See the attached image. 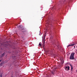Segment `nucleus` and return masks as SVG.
<instances>
[{
    "instance_id": "obj_1",
    "label": "nucleus",
    "mask_w": 77,
    "mask_h": 77,
    "mask_svg": "<svg viewBox=\"0 0 77 77\" xmlns=\"http://www.w3.org/2000/svg\"><path fill=\"white\" fill-rule=\"evenodd\" d=\"M75 54V53L74 52L71 53L70 57V60H73V59H74V56Z\"/></svg>"
},
{
    "instance_id": "obj_2",
    "label": "nucleus",
    "mask_w": 77,
    "mask_h": 77,
    "mask_svg": "<svg viewBox=\"0 0 77 77\" xmlns=\"http://www.w3.org/2000/svg\"><path fill=\"white\" fill-rule=\"evenodd\" d=\"M51 69H54L53 70V71L51 72V73L52 74H54V71L56 70V69H57V68H55L54 67H52Z\"/></svg>"
},
{
    "instance_id": "obj_3",
    "label": "nucleus",
    "mask_w": 77,
    "mask_h": 77,
    "mask_svg": "<svg viewBox=\"0 0 77 77\" xmlns=\"http://www.w3.org/2000/svg\"><path fill=\"white\" fill-rule=\"evenodd\" d=\"M65 69L66 70H68V71H69V66H66L65 67Z\"/></svg>"
},
{
    "instance_id": "obj_4",
    "label": "nucleus",
    "mask_w": 77,
    "mask_h": 77,
    "mask_svg": "<svg viewBox=\"0 0 77 77\" xmlns=\"http://www.w3.org/2000/svg\"><path fill=\"white\" fill-rule=\"evenodd\" d=\"M4 47H6V48H8L9 47V45H8L7 44H5L4 45Z\"/></svg>"
},
{
    "instance_id": "obj_5",
    "label": "nucleus",
    "mask_w": 77,
    "mask_h": 77,
    "mask_svg": "<svg viewBox=\"0 0 77 77\" xmlns=\"http://www.w3.org/2000/svg\"><path fill=\"white\" fill-rule=\"evenodd\" d=\"M12 58L14 60H15L16 59V57L14 55L12 56Z\"/></svg>"
},
{
    "instance_id": "obj_6",
    "label": "nucleus",
    "mask_w": 77,
    "mask_h": 77,
    "mask_svg": "<svg viewBox=\"0 0 77 77\" xmlns=\"http://www.w3.org/2000/svg\"><path fill=\"white\" fill-rule=\"evenodd\" d=\"M74 45H75V44H72V45H68V46H67V47H69V46H74Z\"/></svg>"
},
{
    "instance_id": "obj_7",
    "label": "nucleus",
    "mask_w": 77,
    "mask_h": 77,
    "mask_svg": "<svg viewBox=\"0 0 77 77\" xmlns=\"http://www.w3.org/2000/svg\"><path fill=\"white\" fill-rule=\"evenodd\" d=\"M5 53H4L2 54L1 57H3L5 56Z\"/></svg>"
},
{
    "instance_id": "obj_8",
    "label": "nucleus",
    "mask_w": 77,
    "mask_h": 77,
    "mask_svg": "<svg viewBox=\"0 0 77 77\" xmlns=\"http://www.w3.org/2000/svg\"><path fill=\"white\" fill-rule=\"evenodd\" d=\"M22 32H23L24 33V32H26V30L25 29H23L22 30Z\"/></svg>"
},
{
    "instance_id": "obj_9",
    "label": "nucleus",
    "mask_w": 77,
    "mask_h": 77,
    "mask_svg": "<svg viewBox=\"0 0 77 77\" xmlns=\"http://www.w3.org/2000/svg\"><path fill=\"white\" fill-rule=\"evenodd\" d=\"M43 47H45V43L44 42L43 45Z\"/></svg>"
},
{
    "instance_id": "obj_10",
    "label": "nucleus",
    "mask_w": 77,
    "mask_h": 77,
    "mask_svg": "<svg viewBox=\"0 0 77 77\" xmlns=\"http://www.w3.org/2000/svg\"><path fill=\"white\" fill-rule=\"evenodd\" d=\"M52 38H53V36H52L51 35H50V39H51Z\"/></svg>"
},
{
    "instance_id": "obj_11",
    "label": "nucleus",
    "mask_w": 77,
    "mask_h": 77,
    "mask_svg": "<svg viewBox=\"0 0 77 77\" xmlns=\"http://www.w3.org/2000/svg\"><path fill=\"white\" fill-rule=\"evenodd\" d=\"M72 69H73V67L72 66V67H71V70H72Z\"/></svg>"
},
{
    "instance_id": "obj_12",
    "label": "nucleus",
    "mask_w": 77,
    "mask_h": 77,
    "mask_svg": "<svg viewBox=\"0 0 77 77\" xmlns=\"http://www.w3.org/2000/svg\"><path fill=\"white\" fill-rule=\"evenodd\" d=\"M69 65L70 66H71V67L72 66V64H69Z\"/></svg>"
},
{
    "instance_id": "obj_13",
    "label": "nucleus",
    "mask_w": 77,
    "mask_h": 77,
    "mask_svg": "<svg viewBox=\"0 0 77 77\" xmlns=\"http://www.w3.org/2000/svg\"><path fill=\"white\" fill-rule=\"evenodd\" d=\"M39 45L40 46H41V44H40V43H39Z\"/></svg>"
},
{
    "instance_id": "obj_14",
    "label": "nucleus",
    "mask_w": 77,
    "mask_h": 77,
    "mask_svg": "<svg viewBox=\"0 0 77 77\" xmlns=\"http://www.w3.org/2000/svg\"><path fill=\"white\" fill-rule=\"evenodd\" d=\"M39 35L40 36H41V32H40L39 33Z\"/></svg>"
},
{
    "instance_id": "obj_15",
    "label": "nucleus",
    "mask_w": 77,
    "mask_h": 77,
    "mask_svg": "<svg viewBox=\"0 0 77 77\" xmlns=\"http://www.w3.org/2000/svg\"><path fill=\"white\" fill-rule=\"evenodd\" d=\"M0 77H2V75H0Z\"/></svg>"
},
{
    "instance_id": "obj_16",
    "label": "nucleus",
    "mask_w": 77,
    "mask_h": 77,
    "mask_svg": "<svg viewBox=\"0 0 77 77\" xmlns=\"http://www.w3.org/2000/svg\"><path fill=\"white\" fill-rule=\"evenodd\" d=\"M46 31L47 32V31H48V29H46Z\"/></svg>"
},
{
    "instance_id": "obj_17",
    "label": "nucleus",
    "mask_w": 77,
    "mask_h": 77,
    "mask_svg": "<svg viewBox=\"0 0 77 77\" xmlns=\"http://www.w3.org/2000/svg\"><path fill=\"white\" fill-rule=\"evenodd\" d=\"M75 46H74V48H75Z\"/></svg>"
},
{
    "instance_id": "obj_18",
    "label": "nucleus",
    "mask_w": 77,
    "mask_h": 77,
    "mask_svg": "<svg viewBox=\"0 0 77 77\" xmlns=\"http://www.w3.org/2000/svg\"><path fill=\"white\" fill-rule=\"evenodd\" d=\"M1 61H2V60H0V62H1Z\"/></svg>"
},
{
    "instance_id": "obj_19",
    "label": "nucleus",
    "mask_w": 77,
    "mask_h": 77,
    "mask_svg": "<svg viewBox=\"0 0 77 77\" xmlns=\"http://www.w3.org/2000/svg\"><path fill=\"white\" fill-rule=\"evenodd\" d=\"M47 53L48 54V52H47Z\"/></svg>"
},
{
    "instance_id": "obj_20",
    "label": "nucleus",
    "mask_w": 77,
    "mask_h": 77,
    "mask_svg": "<svg viewBox=\"0 0 77 77\" xmlns=\"http://www.w3.org/2000/svg\"><path fill=\"white\" fill-rule=\"evenodd\" d=\"M47 77H48V76H47Z\"/></svg>"
},
{
    "instance_id": "obj_21",
    "label": "nucleus",
    "mask_w": 77,
    "mask_h": 77,
    "mask_svg": "<svg viewBox=\"0 0 77 77\" xmlns=\"http://www.w3.org/2000/svg\"><path fill=\"white\" fill-rule=\"evenodd\" d=\"M0 42H1V41H0Z\"/></svg>"
}]
</instances>
